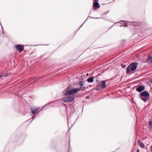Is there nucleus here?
<instances>
[{
    "label": "nucleus",
    "mask_w": 152,
    "mask_h": 152,
    "mask_svg": "<svg viewBox=\"0 0 152 152\" xmlns=\"http://www.w3.org/2000/svg\"><path fill=\"white\" fill-rule=\"evenodd\" d=\"M138 63L137 62H133L129 65L126 68V74L129 73L131 71H134L137 69Z\"/></svg>",
    "instance_id": "nucleus-2"
},
{
    "label": "nucleus",
    "mask_w": 152,
    "mask_h": 152,
    "mask_svg": "<svg viewBox=\"0 0 152 152\" xmlns=\"http://www.w3.org/2000/svg\"><path fill=\"white\" fill-rule=\"evenodd\" d=\"M73 96H68L63 98L62 99L63 102L66 103H68L72 102L74 99Z\"/></svg>",
    "instance_id": "nucleus-4"
},
{
    "label": "nucleus",
    "mask_w": 152,
    "mask_h": 152,
    "mask_svg": "<svg viewBox=\"0 0 152 152\" xmlns=\"http://www.w3.org/2000/svg\"><path fill=\"white\" fill-rule=\"evenodd\" d=\"M93 5L94 7H98V8H99L100 7L99 4L96 2H94Z\"/></svg>",
    "instance_id": "nucleus-12"
},
{
    "label": "nucleus",
    "mask_w": 152,
    "mask_h": 152,
    "mask_svg": "<svg viewBox=\"0 0 152 152\" xmlns=\"http://www.w3.org/2000/svg\"><path fill=\"white\" fill-rule=\"evenodd\" d=\"M149 125L151 126V127H152V121L150 122L149 124Z\"/></svg>",
    "instance_id": "nucleus-16"
},
{
    "label": "nucleus",
    "mask_w": 152,
    "mask_h": 152,
    "mask_svg": "<svg viewBox=\"0 0 152 152\" xmlns=\"http://www.w3.org/2000/svg\"><path fill=\"white\" fill-rule=\"evenodd\" d=\"M15 47L19 52H20L22 51V48L20 45H16Z\"/></svg>",
    "instance_id": "nucleus-6"
},
{
    "label": "nucleus",
    "mask_w": 152,
    "mask_h": 152,
    "mask_svg": "<svg viewBox=\"0 0 152 152\" xmlns=\"http://www.w3.org/2000/svg\"><path fill=\"white\" fill-rule=\"evenodd\" d=\"M80 89H80L82 91H83L85 89V87H83V86H81L79 88Z\"/></svg>",
    "instance_id": "nucleus-14"
},
{
    "label": "nucleus",
    "mask_w": 152,
    "mask_h": 152,
    "mask_svg": "<svg viewBox=\"0 0 152 152\" xmlns=\"http://www.w3.org/2000/svg\"><path fill=\"white\" fill-rule=\"evenodd\" d=\"M145 87L143 86L140 85L138 86L136 89V90L139 92H141L144 90Z\"/></svg>",
    "instance_id": "nucleus-5"
},
{
    "label": "nucleus",
    "mask_w": 152,
    "mask_h": 152,
    "mask_svg": "<svg viewBox=\"0 0 152 152\" xmlns=\"http://www.w3.org/2000/svg\"><path fill=\"white\" fill-rule=\"evenodd\" d=\"M70 88H71L69 87L64 91L63 93L65 96L75 94L80 91V89L79 88L74 89Z\"/></svg>",
    "instance_id": "nucleus-1"
},
{
    "label": "nucleus",
    "mask_w": 152,
    "mask_h": 152,
    "mask_svg": "<svg viewBox=\"0 0 152 152\" xmlns=\"http://www.w3.org/2000/svg\"><path fill=\"white\" fill-rule=\"evenodd\" d=\"M149 95L148 92L146 91H145L141 93L140 95V98L142 100L145 102L148 101V96Z\"/></svg>",
    "instance_id": "nucleus-3"
},
{
    "label": "nucleus",
    "mask_w": 152,
    "mask_h": 152,
    "mask_svg": "<svg viewBox=\"0 0 152 152\" xmlns=\"http://www.w3.org/2000/svg\"><path fill=\"white\" fill-rule=\"evenodd\" d=\"M39 108H37V109L35 108H31V111L32 113L34 114L35 113H36L39 110Z\"/></svg>",
    "instance_id": "nucleus-8"
},
{
    "label": "nucleus",
    "mask_w": 152,
    "mask_h": 152,
    "mask_svg": "<svg viewBox=\"0 0 152 152\" xmlns=\"http://www.w3.org/2000/svg\"><path fill=\"white\" fill-rule=\"evenodd\" d=\"M140 151H139V149H137V152H139Z\"/></svg>",
    "instance_id": "nucleus-18"
},
{
    "label": "nucleus",
    "mask_w": 152,
    "mask_h": 152,
    "mask_svg": "<svg viewBox=\"0 0 152 152\" xmlns=\"http://www.w3.org/2000/svg\"><path fill=\"white\" fill-rule=\"evenodd\" d=\"M151 83H152V80H151Z\"/></svg>",
    "instance_id": "nucleus-19"
},
{
    "label": "nucleus",
    "mask_w": 152,
    "mask_h": 152,
    "mask_svg": "<svg viewBox=\"0 0 152 152\" xmlns=\"http://www.w3.org/2000/svg\"><path fill=\"white\" fill-rule=\"evenodd\" d=\"M101 83L102 84V88H104L106 87V85L105 81H102Z\"/></svg>",
    "instance_id": "nucleus-11"
},
{
    "label": "nucleus",
    "mask_w": 152,
    "mask_h": 152,
    "mask_svg": "<svg viewBox=\"0 0 152 152\" xmlns=\"http://www.w3.org/2000/svg\"><path fill=\"white\" fill-rule=\"evenodd\" d=\"M138 143L140 145V147L141 148H144L145 146L142 142L139 140H138Z\"/></svg>",
    "instance_id": "nucleus-9"
},
{
    "label": "nucleus",
    "mask_w": 152,
    "mask_h": 152,
    "mask_svg": "<svg viewBox=\"0 0 152 152\" xmlns=\"http://www.w3.org/2000/svg\"><path fill=\"white\" fill-rule=\"evenodd\" d=\"M150 148L151 151H152V145L151 146Z\"/></svg>",
    "instance_id": "nucleus-17"
},
{
    "label": "nucleus",
    "mask_w": 152,
    "mask_h": 152,
    "mask_svg": "<svg viewBox=\"0 0 152 152\" xmlns=\"http://www.w3.org/2000/svg\"><path fill=\"white\" fill-rule=\"evenodd\" d=\"M79 85L80 86H83V82L80 81L79 83Z\"/></svg>",
    "instance_id": "nucleus-13"
},
{
    "label": "nucleus",
    "mask_w": 152,
    "mask_h": 152,
    "mask_svg": "<svg viewBox=\"0 0 152 152\" xmlns=\"http://www.w3.org/2000/svg\"><path fill=\"white\" fill-rule=\"evenodd\" d=\"M8 74H4V75H0V77H2V76H4V77H6L7 76Z\"/></svg>",
    "instance_id": "nucleus-15"
},
{
    "label": "nucleus",
    "mask_w": 152,
    "mask_h": 152,
    "mask_svg": "<svg viewBox=\"0 0 152 152\" xmlns=\"http://www.w3.org/2000/svg\"><path fill=\"white\" fill-rule=\"evenodd\" d=\"M148 59L147 60L146 62L151 63H152V57L151 56H148Z\"/></svg>",
    "instance_id": "nucleus-7"
},
{
    "label": "nucleus",
    "mask_w": 152,
    "mask_h": 152,
    "mask_svg": "<svg viewBox=\"0 0 152 152\" xmlns=\"http://www.w3.org/2000/svg\"><path fill=\"white\" fill-rule=\"evenodd\" d=\"M87 81L88 83H92L94 81V77H91L88 78Z\"/></svg>",
    "instance_id": "nucleus-10"
}]
</instances>
